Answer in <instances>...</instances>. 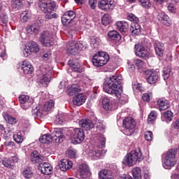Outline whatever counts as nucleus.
Segmentation results:
<instances>
[{
    "label": "nucleus",
    "instance_id": "f704fd0d",
    "mask_svg": "<svg viewBox=\"0 0 179 179\" xmlns=\"http://www.w3.org/2000/svg\"><path fill=\"white\" fill-rule=\"evenodd\" d=\"M3 117L5 120V121L8 124H10L11 125H13V124H16V122H17V120H16V118L12 117V115L8 114L7 113H3Z\"/></svg>",
    "mask_w": 179,
    "mask_h": 179
},
{
    "label": "nucleus",
    "instance_id": "338daca9",
    "mask_svg": "<svg viewBox=\"0 0 179 179\" xmlns=\"http://www.w3.org/2000/svg\"><path fill=\"white\" fill-rule=\"evenodd\" d=\"M171 179H179V170H176V172L173 173L171 176Z\"/></svg>",
    "mask_w": 179,
    "mask_h": 179
},
{
    "label": "nucleus",
    "instance_id": "c85d7f7f",
    "mask_svg": "<svg viewBox=\"0 0 179 179\" xmlns=\"http://www.w3.org/2000/svg\"><path fill=\"white\" fill-rule=\"evenodd\" d=\"M157 106L159 111H164V110H167L170 107V103L165 98H161L157 101Z\"/></svg>",
    "mask_w": 179,
    "mask_h": 179
},
{
    "label": "nucleus",
    "instance_id": "0e129e2a",
    "mask_svg": "<svg viewBox=\"0 0 179 179\" xmlns=\"http://www.w3.org/2000/svg\"><path fill=\"white\" fill-rule=\"evenodd\" d=\"M89 5L91 9H96L97 5V0H89Z\"/></svg>",
    "mask_w": 179,
    "mask_h": 179
},
{
    "label": "nucleus",
    "instance_id": "473e14b6",
    "mask_svg": "<svg viewBox=\"0 0 179 179\" xmlns=\"http://www.w3.org/2000/svg\"><path fill=\"white\" fill-rule=\"evenodd\" d=\"M103 108L106 111H110L113 108V103L111 102V100L108 99V97L103 98L102 101Z\"/></svg>",
    "mask_w": 179,
    "mask_h": 179
},
{
    "label": "nucleus",
    "instance_id": "13d9d810",
    "mask_svg": "<svg viewBox=\"0 0 179 179\" xmlns=\"http://www.w3.org/2000/svg\"><path fill=\"white\" fill-rule=\"evenodd\" d=\"M22 52H23L24 57H30V55L33 54L31 52V50H30V49L28 48L27 45L24 46Z\"/></svg>",
    "mask_w": 179,
    "mask_h": 179
},
{
    "label": "nucleus",
    "instance_id": "a211bd4d",
    "mask_svg": "<svg viewBox=\"0 0 179 179\" xmlns=\"http://www.w3.org/2000/svg\"><path fill=\"white\" fill-rule=\"evenodd\" d=\"M90 174L89 166H87V164H83L79 166L76 177L79 179L87 178V177H90Z\"/></svg>",
    "mask_w": 179,
    "mask_h": 179
},
{
    "label": "nucleus",
    "instance_id": "c756f323",
    "mask_svg": "<svg viewBox=\"0 0 179 179\" xmlns=\"http://www.w3.org/2000/svg\"><path fill=\"white\" fill-rule=\"evenodd\" d=\"M155 50L158 57H163V54H164V43L156 41L155 43Z\"/></svg>",
    "mask_w": 179,
    "mask_h": 179
},
{
    "label": "nucleus",
    "instance_id": "5fc2aeb1",
    "mask_svg": "<svg viewBox=\"0 0 179 179\" xmlns=\"http://www.w3.org/2000/svg\"><path fill=\"white\" fill-rule=\"evenodd\" d=\"M145 139L148 141V142H150L153 139V133L151 131H147L145 132Z\"/></svg>",
    "mask_w": 179,
    "mask_h": 179
},
{
    "label": "nucleus",
    "instance_id": "9b49d317",
    "mask_svg": "<svg viewBox=\"0 0 179 179\" xmlns=\"http://www.w3.org/2000/svg\"><path fill=\"white\" fill-rule=\"evenodd\" d=\"M117 6V2L115 0H101L98 2V8L103 12H111Z\"/></svg>",
    "mask_w": 179,
    "mask_h": 179
},
{
    "label": "nucleus",
    "instance_id": "4c0bfd02",
    "mask_svg": "<svg viewBox=\"0 0 179 179\" xmlns=\"http://www.w3.org/2000/svg\"><path fill=\"white\" fill-rule=\"evenodd\" d=\"M31 17V12L29 10L23 11L20 15V20L22 23H26Z\"/></svg>",
    "mask_w": 179,
    "mask_h": 179
},
{
    "label": "nucleus",
    "instance_id": "4468645a",
    "mask_svg": "<svg viewBox=\"0 0 179 179\" xmlns=\"http://www.w3.org/2000/svg\"><path fill=\"white\" fill-rule=\"evenodd\" d=\"M17 69H21L25 75H30V73H33V71H34L33 65H31V63L28 60L20 62L17 64Z\"/></svg>",
    "mask_w": 179,
    "mask_h": 179
},
{
    "label": "nucleus",
    "instance_id": "6e6d98bb",
    "mask_svg": "<svg viewBox=\"0 0 179 179\" xmlns=\"http://www.w3.org/2000/svg\"><path fill=\"white\" fill-rule=\"evenodd\" d=\"M96 129H97V131L103 133V132H104V130L106 129V124H103V122H99L96 124Z\"/></svg>",
    "mask_w": 179,
    "mask_h": 179
},
{
    "label": "nucleus",
    "instance_id": "f03ea898",
    "mask_svg": "<svg viewBox=\"0 0 179 179\" xmlns=\"http://www.w3.org/2000/svg\"><path fill=\"white\" fill-rule=\"evenodd\" d=\"M98 140L101 144L99 147H95L93 149L90 150L88 153V157L91 159V160H99L101 159L107 152L106 150L101 148L106 146V138H104V135L101 134Z\"/></svg>",
    "mask_w": 179,
    "mask_h": 179
},
{
    "label": "nucleus",
    "instance_id": "c03bdc74",
    "mask_svg": "<svg viewBox=\"0 0 179 179\" xmlns=\"http://www.w3.org/2000/svg\"><path fill=\"white\" fill-rule=\"evenodd\" d=\"M22 176H24L26 179H30L33 177V171L30 168H27L23 171Z\"/></svg>",
    "mask_w": 179,
    "mask_h": 179
},
{
    "label": "nucleus",
    "instance_id": "423d86ee",
    "mask_svg": "<svg viewBox=\"0 0 179 179\" xmlns=\"http://www.w3.org/2000/svg\"><path fill=\"white\" fill-rule=\"evenodd\" d=\"M176 155H177V150H169L163 161L162 166L166 170H170L172 167H174L177 163V159H176Z\"/></svg>",
    "mask_w": 179,
    "mask_h": 179
},
{
    "label": "nucleus",
    "instance_id": "72a5a7b5",
    "mask_svg": "<svg viewBox=\"0 0 179 179\" xmlns=\"http://www.w3.org/2000/svg\"><path fill=\"white\" fill-rule=\"evenodd\" d=\"M100 38L97 36H90V45L93 48H98L100 45Z\"/></svg>",
    "mask_w": 179,
    "mask_h": 179
},
{
    "label": "nucleus",
    "instance_id": "ea45409f",
    "mask_svg": "<svg viewBox=\"0 0 179 179\" xmlns=\"http://www.w3.org/2000/svg\"><path fill=\"white\" fill-rule=\"evenodd\" d=\"M39 142H41V143H50V142H52L51 134H45L41 136L39 138Z\"/></svg>",
    "mask_w": 179,
    "mask_h": 179
},
{
    "label": "nucleus",
    "instance_id": "cd10ccee",
    "mask_svg": "<svg viewBox=\"0 0 179 179\" xmlns=\"http://www.w3.org/2000/svg\"><path fill=\"white\" fill-rule=\"evenodd\" d=\"M80 90H82V87L78 84H73L67 87L66 93L69 96H73L75 93H78Z\"/></svg>",
    "mask_w": 179,
    "mask_h": 179
},
{
    "label": "nucleus",
    "instance_id": "8fccbe9b",
    "mask_svg": "<svg viewBox=\"0 0 179 179\" xmlns=\"http://www.w3.org/2000/svg\"><path fill=\"white\" fill-rule=\"evenodd\" d=\"M13 140L16 143H22L23 141H24V138H23V136L20 134H15L13 135Z\"/></svg>",
    "mask_w": 179,
    "mask_h": 179
},
{
    "label": "nucleus",
    "instance_id": "2eb2a0df",
    "mask_svg": "<svg viewBox=\"0 0 179 179\" xmlns=\"http://www.w3.org/2000/svg\"><path fill=\"white\" fill-rule=\"evenodd\" d=\"M18 100L21 108L24 110H29V108L33 106V103H34L33 99H31L29 95L21 94L19 96Z\"/></svg>",
    "mask_w": 179,
    "mask_h": 179
},
{
    "label": "nucleus",
    "instance_id": "0eeeda50",
    "mask_svg": "<svg viewBox=\"0 0 179 179\" xmlns=\"http://www.w3.org/2000/svg\"><path fill=\"white\" fill-rule=\"evenodd\" d=\"M39 41L43 47H52L55 44L54 34L50 31H43L39 37Z\"/></svg>",
    "mask_w": 179,
    "mask_h": 179
},
{
    "label": "nucleus",
    "instance_id": "680f3d73",
    "mask_svg": "<svg viewBox=\"0 0 179 179\" xmlns=\"http://www.w3.org/2000/svg\"><path fill=\"white\" fill-rule=\"evenodd\" d=\"M151 97H152V93L149 92V93L143 94L142 99L143 101H149Z\"/></svg>",
    "mask_w": 179,
    "mask_h": 179
},
{
    "label": "nucleus",
    "instance_id": "aec40b11",
    "mask_svg": "<svg viewBox=\"0 0 179 179\" xmlns=\"http://www.w3.org/2000/svg\"><path fill=\"white\" fill-rule=\"evenodd\" d=\"M157 19L160 23L165 26L170 27L173 24V22L170 19V17H169L166 13H159L157 15Z\"/></svg>",
    "mask_w": 179,
    "mask_h": 179
},
{
    "label": "nucleus",
    "instance_id": "1a4fd4ad",
    "mask_svg": "<svg viewBox=\"0 0 179 179\" xmlns=\"http://www.w3.org/2000/svg\"><path fill=\"white\" fill-rule=\"evenodd\" d=\"M127 19L130 20V22H134L130 27L131 34H133V36H138V34H141V25L138 24L139 23V18L136 17L135 15L129 13L128 14Z\"/></svg>",
    "mask_w": 179,
    "mask_h": 179
},
{
    "label": "nucleus",
    "instance_id": "c9c22d12",
    "mask_svg": "<svg viewBox=\"0 0 179 179\" xmlns=\"http://www.w3.org/2000/svg\"><path fill=\"white\" fill-rule=\"evenodd\" d=\"M27 45H28V48L31 50L32 53H36L40 51V47H38L37 43L34 41H31L28 43Z\"/></svg>",
    "mask_w": 179,
    "mask_h": 179
},
{
    "label": "nucleus",
    "instance_id": "e433bc0d",
    "mask_svg": "<svg viewBox=\"0 0 179 179\" xmlns=\"http://www.w3.org/2000/svg\"><path fill=\"white\" fill-rule=\"evenodd\" d=\"M132 175L134 179H142V171H141V168L136 167L133 169ZM129 179H132V177H130Z\"/></svg>",
    "mask_w": 179,
    "mask_h": 179
},
{
    "label": "nucleus",
    "instance_id": "864d4df0",
    "mask_svg": "<svg viewBox=\"0 0 179 179\" xmlns=\"http://www.w3.org/2000/svg\"><path fill=\"white\" fill-rule=\"evenodd\" d=\"M83 83L87 86H90L93 85V80L90 79L87 76H84L82 78Z\"/></svg>",
    "mask_w": 179,
    "mask_h": 179
},
{
    "label": "nucleus",
    "instance_id": "a878e982",
    "mask_svg": "<svg viewBox=\"0 0 179 179\" xmlns=\"http://www.w3.org/2000/svg\"><path fill=\"white\" fill-rule=\"evenodd\" d=\"M69 65L70 68H71L73 72H78L79 73L83 72V69L80 68V64H79V62H78V60H69Z\"/></svg>",
    "mask_w": 179,
    "mask_h": 179
},
{
    "label": "nucleus",
    "instance_id": "39448f33",
    "mask_svg": "<svg viewBox=\"0 0 179 179\" xmlns=\"http://www.w3.org/2000/svg\"><path fill=\"white\" fill-rule=\"evenodd\" d=\"M92 61L94 66L100 68L110 61V55L106 52L99 51L93 56Z\"/></svg>",
    "mask_w": 179,
    "mask_h": 179
},
{
    "label": "nucleus",
    "instance_id": "f8f14e48",
    "mask_svg": "<svg viewBox=\"0 0 179 179\" xmlns=\"http://www.w3.org/2000/svg\"><path fill=\"white\" fill-rule=\"evenodd\" d=\"M83 48H85V46L80 41L76 42L73 41L69 42L67 44L66 53L75 55L78 51H82Z\"/></svg>",
    "mask_w": 179,
    "mask_h": 179
},
{
    "label": "nucleus",
    "instance_id": "393cba45",
    "mask_svg": "<svg viewBox=\"0 0 179 179\" xmlns=\"http://www.w3.org/2000/svg\"><path fill=\"white\" fill-rule=\"evenodd\" d=\"M79 126L85 129V131H90L94 127L93 122L89 119H84L79 121Z\"/></svg>",
    "mask_w": 179,
    "mask_h": 179
},
{
    "label": "nucleus",
    "instance_id": "9d476101",
    "mask_svg": "<svg viewBox=\"0 0 179 179\" xmlns=\"http://www.w3.org/2000/svg\"><path fill=\"white\" fill-rule=\"evenodd\" d=\"M71 138L74 145L82 143L85 141V132L83 129L76 128L71 131Z\"/></svg>",
    "mask_w": 179,
    "mask_h": 179
},
{
    "label": "nucleus",
    "instance_id": "49530a36",
    "mask_svg": "<svg viewBox=\"0 0 179 179\" xmlns=\"http://www.w3.org/2000/svg\"><path fill=\"white\" fill-rule=\"evenodd\" d=\"M171 72V69H170L168 66H166L163 69V77L164 80H166V79H169V78H170Z\"/></svg>",
    "mask_w": 179,
    "mask_h": 179
},
{
    "label": "nucleus",
    "instance_id": "052dcab7",
    "mask_svg": "<svg viewBox=\"0 0 179 179\" xmlns=\"http://www.w3.org/2000/svg\"><path fill=\"white\" fill-rule=\"evenodd\" d=\"M168 10L169 12H171V13H176L177 12V8H176V6L173 3H170L168 6Z\"/></svg>",
    "mask_w": 179,
    "mask_h": 179
},
{
    "label": "nucleus",
    "instance_id": "4be33fe9",
    "mask_svg": "<svg viewBox=\"0 0 179 179\" xmlns=\"http://www.w3.org/2000/svg\"><path fill=\"white\" fill-rule=\"evenodd\" d=\"M39 170L43 174L50 176L52 173V166L48 162H42L39 164Z\"/></svg>",
    "mask_w": 179,
    "mask_h": 179
},
{
    "label": "nucleus",
    "instance_id": "a18cd8bd",
    "mask_svg": "<svg viewBox=\"0 0 179 179\" xmlns=\"http://www.w3.org/2000/svg\"><path fill=\"white\" fill-rule=\"evenodd\" d=\"M156 117H157V113H156V111H152L148 116V124H153L155 121L156 120Z\"/></svg>",
    "mask_w": 179,
    "mask_h": 179
},
{
    "label": "nucleus",
    "instance_id": "b1692460",
    "mask_svg": "<svg viewBox=\"0 0 179 179\" xmlns=\"http://www.w3.org/2000/svg\"><path fill=\"white\" fill-rule=\"evenodd\" d=\"M73 165V163H72L71 160L64 159L60 161L59 167L61 171H66L67 170H69V169H72Z\"/></svg>",
    "mask_w": 179,
    "mask_h": 179
},
{
    "label": "nucleus",
    "instance_id": "6e6552de",
    "mask_svg": "<svg viewBox=\"0 0 179 179\" xmlns=\"http://www.w3.org/2000/svg\"><path fill=\"white\" fill-rule=\"evenodd\" d=\"M55 106L53 100H50L45 103V104L40 108V107H36V109L33 110V113L36 114V117H41L43 115H47L49 111L52 110V108Z\"/></svg>",
    "mask_w": 179,
    "mask_h": 179
},
{
    "label": "nucleus",
    "instance_id": "79ce46f5",
    "mask_svg": "<svg viewBox=\"0 0 179 179\" xmlns=\"http://www.w3.org/2000/svg\"><path fill=\"white\" fill-rule=\"evenodd\" d=\"M27 31L31 34H38V31H40V27L34 24L27 29Z\"/></svg>",
    "mask_w": 179,
    "mask_h": 179
},
{
    "label": "nucleus",
    "instance_id": "bb28decb",
    "mask_svg": "<svg viewBox=\"0 0 179 179\" xmlns=\"http://www.w3.org/2000/svg\"><path fill=\"white\" fill-rule=\"evenodd\" d=\"M44 160H45V158L41 155L38 152L34 151L31 153V161L32 163H41Z\"/></svg>",
    "mask_w": 179,
    "mask_h": 179
},
{
    "label": "nucleus",
    "instance_id": "7ed1b4c3",
    "mask_svg": "<svg viewBox=\"0 0 179 179\" xmlns=\"http://www.w3.org/2000/svg\"><path fill=\"white\" fill-rule=\"evenodd\" d=\"M52 75V68L50 66H45V67H41L39 71H38V82L41 83V85L47 87L50 82H51V76Z\"/></svg>",
    "mask_w": 179,
    "mask_h": 179
},
{
    "label": "nucleus",
    "instance_id": "603ef678",
    "mask_svg": "<svg viewBox=\"0 0 179 179\" xmlns=\"http://www.w3.org/2000/svg\"><path fill=\"white\" fill-rule=\"evenodd\" d=\"M1 163L3 166L5 167H7L8 169H13V166L10 164V160H9L8 158H3L1 160Z\"/></svg>",
    "mask_w": 179,
    "mask_h": 179
},
{
    "label": "nucleus",
    "instance_id": "6ab92c4d",
    "mask_svg": "<svg viewBox=\"0 0 179 179\" xmlns=\"http://www.w3.org/2000/svg\"><path fill=\"white\" fill-rule=\"evenodd\" d=\"M135 53L137 57H148L149 52L146 50V48L141 43L135 45Z\"/></svg>",
    "mask_w": 179,
    "mask_h": 179
},
{
    "label": "nucleus",
    "instance_id": "4d7b16f0",
    "mask_svg": "<svg viewBox=\"0 0 179 179\" xmlns=\"http://www.w3.org/2000/svg\"><path fill=\"white\" fill-rule=\"evenodd\" d=\"M67 156L71 159L76 158V151L73 149H70L67 151Z\"/></svg>",
    "mask_w": 179,
    "mask_h": 179
},
{
    "label": "nucleus",
    "instance_id": "e2e57ef3",
    "mask_svg": "<svg viewBox=\"0 0 179 179\" xmlns=\"http://www.w3.org/2000/svg\"><path fill=\"white\" fill-rule=\"evenodd\" d=\"M1 20L2 21V23H3V26H7L8 25V15H3L1 17Z\"/></svg>",
    "mask_w": 179,
    "mask_h": 179
},
{
    "label": "nucleus",
    "instance_id": "37998d69",
    "mask_svg": "<svg viewBox=\"0 0 179 179\" xmlns=\"http://www.w3.org/2000/svg\"><path fill=\"white\" fill-rule=\"evenodd\" d=\"M138 1L145 9H150V8L152 6L150 0H138Z\"/></svg>",
    "mask_w": 179,
    "mask_h": 179
},
{
    "label": "nucleus",
    "instance_id": "69168bd1",
    "mask_svg": "<svg viewBox=\"0 0 179 179\" xmlns=\"http://www.w3.org/2000/svg\"><path fill=\"white\" fill-rule=\"evenodd\" d=\"M0 59H1L3 61H4V59H6V50L5 49L1 50V51L0 52Z\"/></svg>",
    "mask_w": 179,
    "mask_h": 179
},
{
    "label": "nucleus",
    "instance_id": "58836bf2",
    "mask_svg": "<svg viewBox=\"0 0 179 179\" xmlns=\"http://www.w3.org/2000/svg\"><path fill=\"white\" fill-rule=\"evenodd\" d=\"M108 38H110V40H120L121 36L117 31L113 30L108 32Z\"/></svg>",
    "mask_w": 179,
    "mask_h": 179
},
{
    "label": "nucleus",
    "instance_id": "bf43d9fd",
    "mask_svg": "<svg viewBox=\"0 0 179 179\" xmlns=\"http://www.w3.org/2000/svg\"><path fill=\"white\" fill-rule=\"evenodd\" d=\"M64 121H65V117H64V115H59L58 116H57V124H59V125H62V124H64Z\"/></svg>",
    "mask_w": 179,
    "mask_h": 179
},
{
    "label": "nucleus",
    "instance_id": "de8ad7c7",
    "mask_svg": "<svg viewBox=\"0 0 179 179\" xmlns=\"http://www.w3.org/2000/svg\"><path fill=\"white\" fill-rule=\"evenodd\" d=\"M134 64L138 68V69H142L145 66V62L142 59H136L134 60Z\"/></svg>",
    "mask_w": 179,
    "mask_h": 179
},
{
    "label": "nucleus",
    "instance_id": "f3484780",
    "mask_svg": "<svg viewBox=\"0 0 179 179\" xmlns=\"http://www.w3.org/2000/svg\"><path fill=\"white\" fill-rule=\"evenodd\" d=\"M76 17V13L72 10L66 11L62 16V22L64 26L67 27L73 22V19Z\"/></svg>",
    "mask_w": 179,
    "mask_h": 179
},
{
    "label": "nucleus",
    "instance_id": "412c9836",
    "mask_svg": "<svg viewBox=\"0 0 179 179\" xmlns=\"http://www.w3.org/2000/svg\"><path fill=\"white\" fill-rule=\"evenodd\" d=\"M145 73L149 75V76L146 78V80L150 85H155V83L159 80V73H157V72L147 70Z\"/></svg>",
    "mask_w": 179,
    "mask_h": 179
},
{
    "label": "nucleus",
    "instance_id": "f257e3e1",
    "mask_svg": "<svg viewBox=\"0 0 179 179\" xmlns=\"http://www.w3.org/2000/svg\"><path fill=\"white\" fill-rule=\"evenodd\" d=\"M122 76H110L103 83V91L108 94H115L120 104L128 102V95L122 94Z\"/></svg>",
    "mask_w": 179,
    "mask_h": 179
},
{
    "label": "nucleus",
    "instance_id": "a19ab883",
    "mask_svg": "<svg viewBox=\"0 0 179 179\" xmlns=\"http://www.w3.org/2000/svg\"><path fill=\"white\" fill-rule=\"evenodd\" d=\"M102 24L104 26H107V24H110L111 22H113V19L111 18V15L108 14H105L103 15L101 19Z\"/></svg>",
    "mask_w": 179,
    "mask_h": 179
},
{
    "label": "nucleus",
    "instance_id": "2f4dec72",
    "mask_svg": "<svg viewBox=\"0 0 179 179\" xmlns=\"http://www.w3.org/2000/svg\"><path fill=\"white\" fill-rule=\"evenodd\" d=\"M116 27L117 30L121 33H125L128 30V22L125 21H117L116 22Z\"/></svg>",
    "mask_w": 179,
    "mask_h": 179
},
{
    "label": "nucleus",
    "instance_id": "dca6fc26",
    "mask_svg": "<svg viewBox=\"0 0 179 179\" xmlns=\"http://www.w3.org/2000/svg\"><path fill=\"white\" fill-rule=\"evenodd\" d=\"M50 137L52 138V141L54 143H61V142H63L64 139H65V136L64 135L62 129L59 128L55 129L50 134Z\"/></svg>",
    "mask_w": 179,
    "mask_h": 179
},
{
    "label": "nucleus",
    "instance_id": "5701e85b",
    "mask_svg": "<svg viewBox=\"0 0 179 179\" xmlns=\"http://www.w3.org/2000/svg\"><path fill=\"white\" fill-rule=\"evenodd\" d=\"M86 95L84 94H77L73 97V104L74 106H82L86 102Z\"/></svg>",
    "mask_w": 179,
    "mask_h": 179
},
{
    "label": "nucleus",
    "instance_id": "3c124183",
    "mask_svg": "<svg viewBox=\"0 0 179 179\" xmlns=\"http://www.w3.org/2000/svg\"><path fill=\"white\" fill-rule=\"evenodd\" d=\"M10 4L13 9H17L22 6L20 0H10Z\"/></svg>",
    "mask_w": 179,
    "mask_h": 179
},
{
    "label": "nucleus",
    "instance_id": "774afa93",
    "mask_svg": "<svg viewBox=\"0 0 179 179\" xmlns=\"http://www.w3.org/2000/svg\"><path fill=\"white\" fill-rule=\"evenodd\" d=\"M50 57H51V51H48L43 53V58H44V59H46V60L49 59Z\"/></svg>",
    "mask_w": 179,
    "mask_h": 179
},
{
    "label": "nucleus",
    "instance_id": "7c9ffc66",
    "mask_svg": "<svg viewBox=\"0 0 179 179\" xmlns=\"http://www.w3.org/2000/svg\"><path fill=\"white\" fill-rule=\"evenodd\" d=\"M99 178L100 179H114V175L111 171L107 169H102L99 173Z\"/></svg>",
    "mask_w": 179,
    "mask_h": 179
},
{
    "label": "nucleus",
    "instance_id": "20e7f679",
    "mask_svg": "<svg viewBox=\"0 0 179 179\" xmlns=\"http://www.w3.org/2000/svg\"><path fill=\"white\" fill-rule=\"evenodd\" d=\"M142 160H143V155L141 150H132L124 157L122 164L132 167L136 162H142Z\"/></svg>",
    "mask_w": 179,
    "mask_h": 179
},
{
    "label": "nucleus",
    "instance_id": "09e8293b",
    "mask_svg": "<svg viewBox=\"0 0 179 179\" xmlns=\"http://www.w3.org/2000/svg\"><path fill=\"white\" fill-rule=\"evenodd\" d=\"M164 117L166 122H171V121H173V112L167 110L164 113Z\"/></svg>",
    "mask_w": 179,
    "mask_h": 179
},
{
    "label": "nucleus",
    "instance_id": "ddd939ff",
    "mask_svg": "<svg viewBox=\"0 0 179 179\" xmlns=\"http://www.w3.org/2000/svg\"><path fill=\"white\" fill-rule=\"evenodd\" d=\"M123 127H125L126 135H127V136H131V135L135 132V127H136V124L132 117H126L123 120Z\"/></svg>",
    "mask_w": 179,
    "mask_h": 179
}]
</instances>
